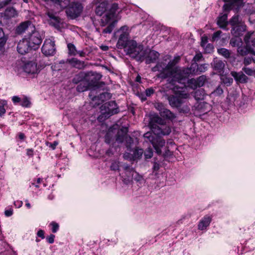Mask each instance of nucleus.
Listing matches in <instances>:
<instances>
[{"label": "nucleus", "mask_w": 255, "mask_h": 255, "mask_svg": "<svg viewBox=\"0 0 255 255\" xmlns=\"http://www.w3.org/2000/svg\"><path fill=\"white\" fill-rule=\"evenodd\" d=\"M160 116L167 119L173 120L175 118V115L167 109H158Z\"/></svg>", "instance_id": "25"}, {"label": "nucleus", "mask_w": 255, "mask_h": 255, "mask_svg": "<svg viewBox=\"0 0 255 255\" xmlns=\"http://www.w3.org/2000/svg\"><path fill=\"white\" fill-rule=\"evenodd\" d=\"M152 132L157 135H167L170 133L171 129L170 127L166 124L162 126L151 125Z\"/></svg>", "instance_id": "12"}, {"label": "nucleus", "mask_w": 255, "mask_h": 255, "mask_svg": "<svg viewBox=\"0 0 255 255\" xmlns=\"http://www.w3.org/2000/svg\"><path fill=\"white\" fill-rule=\"evenodd\" d=\"M118 9V4L116 3H113L106 14L102 18L101 25L102 26H105L107 25L112 19L115 17L116 12Z\"/></svg>", "instance_id": "11"}, {"label": "nucleus", "mask_w": 255, "mask_h": 255, "mask_svg": "<svg viewBox=\"0 0 255 255\" xmlns=\"http://www.w3.org/2000/svg\"><path fill=\"white\" fill-rule=\"evenodd\" d=\"M222 33V31L221 30H218L215 32L212 36V40L213 41L216 40L218 38H219L220 37V35Z\"/></svg>", "instance_id": "51"}, {"label": "nucleus", "mask_w": 255, "mask_h": 255, "mask_svg": "<svg viewBox=\"0 0 255 255\" xmlns=\"http://www.w3.org/2000/svg\"><path fill=\"white\" fill-rule=\"evenodd\" d=\"M253 61L252 57H245L244 60V64L247 66L250 64Z\"/></svg>", "instance_id": "56"}, {"label": "nucleus", "mask_w": 255, "mask_h": 255, "mask_svg": "<svg viewBox=\"0 0 255 255\" xmlns=\"http://www.w3.org/2000/svg\"><path fill=\"white\" fill-rule=\"evenodd\" d=\"M159 54L156 51L150 50L146 57V63L150 64L154 62L158 58Z\"/></svg>", "instance_id": "23"}, {"label": "nucleus", "mask_w": 255, "mask_h": 255, "mask_svg": "<svg viewBox=\"0 0 255 255\" xmlns=\"http://www.w3.org/2000/svg\"><path fill=\"white\" fill-rule=\"evenodd\" d=\"M144 140L150 142L154 147L155 152L158 155L162 153V149L166 150L165 147V140L159 137L157 134L151 132H147L143 134Z\"/></svg>", "instance_id": "1"}, {"label": "nucleus", "mask_w": 255, "mask_h": 255, "mask_svg": "<svg viewBox=\"0 0 255 255\" xmlns=\"http://www.w3.org/2000/svg\"><path fill=\"white\" fill-rule=\"evenodd\" d=\"M7 40V37L5 36L3 29L0 28V53L3 52V47Z\"/></svg>", "instance_id": "32"}, {"label": "nucleus", "mask_w": 255, "mask_h": 255, "mask_svg": "<svg viewBox=\"0 0 255 255\" xmlns=\"http://www.w3.org/2000/svg\"><path fill=\"white\" fill-rule=\"evenodd\" d=\"M192 67L195 68L197 67L196 70H195V74H199L205 72L208 69V64H203L198 65L196 63L192 64Z\"/></svg>", "instance_id": "30"}, {"label": "nucleus", "mask_w": 255, "mask_h": 255, "mask_svg": "<svg viewBox=\"0 0 255 255\" xmlns=\"http://www.w3.org/2000/svg\"><path fill=\"white\" fill-rule=\"evenodd\" d=\"M211 220L212 218L210 216L206 215L199 223L198 229L200 230L206 229L209 226Z\"/></svg>", "instance_id": "20"}, {"label": "nucleus", "mask_w": 255, "mask_h": 255, "mask_svg": "<svg viewBox=\"0 0 255 255\" xmlns=\"http://www.w3.org/2000/svg\"><path fill=\"white\" fill-rule=\"evenodd\" d=\"M205 96V91L203 89H199L195 91L194 97L196 100H202Z\"/></svg>", "instance_id": "33"}, {"label": "nucleus", "mask_w": 255, "mask_h": 255, "mask_svg": "<svg viewBox=\"0 0 255 255\" xmlns=\"http://www.w3.org/2000/svg\"><path fill=\"white\" fill-rule=\"evenodd\" d=\"M5 215L7 217H9L12 214V210H7L4 212Z\"/></svg>", "instance_id": "63"}, {"label": "nucleus", "mask_w": 255, "mask_h": 255, "mask_svg": "<svg viewBox=\"0 0 255 255\" xmlns=\"http://www.w3.org/2000/svg\"><path fill=\"white\" fill-rule=\"evenodd\" d=\"M30 104V102L26 98H24L21 103V105L23 107H28Z\"/></svg>", "instance_id": "53"}, {"label": "nucleus", "mask_w": 255, "mask_h": 255, "mask_svg": "<svg viewBox=\"0 0 255 255\" xmlns=\"http://www.w3.org/2000/svg\"><path fill=\"white\" fill-rule=\"evenodd\" d=\"M218 51L219 54H221L222 55L224 56V57L227 58L230 56V53L229 51L225 49V48H220L218 50Z\"/></svg>", "instance_id": "46"}, {"label": "nucleus", "mask_w": 255, "mask_h": 255, "mask_svg": "<svg viewBox=\"0 0 255 255\" xmlns=\"http://www.w3.org/2000/svg\"><path fill=\"white\" fill-rule=\"evenodd\" d=\"M102 111V116L99 117V119L104 117L108 118L110 116L117 114L119 112V108L115 101H111L105 103L101 107Z\"/></svg>", "instance_id": "5"}, {"label": "nucleus", "mask_w": 255, "mask_h": 255, "mask_svg": "<svg viewBox=\"0 0 255 255\" xmlns=\"http://www.w3.org/2000/svg\"><path fill=\"white\" fill-rule=\"evenodd\" d=\"M23 69L27 74H34L38 72L36 63L32 61L25 63L23 66Z\"/></svg>", "instance_id": "17"}, {"label": "nucleus", "mask_w": 255, "mask_h": 255, "mask_svg": "<svg viewBox=\"0 0 255 255\" xmlns=\"http://www.w3.org/2000/svg\"><path fill=\"white\" fill-rule=\"evenodd\" d=\"M231 75L234 78L237 83H246L249 80L248 77L243 73V71L239 72L232 71Z\"/></svg>", "instance_id": "16"}, {"label": "nucleus", "mask_w": 255, "mask_h": 255, "mask_svg": "<svg viewBox=\"0 0 255 255\" xmlns=\"http://www.w3.org/2000/svg\"><path fill=\"white\" fill-rule=\"evenodd\" d=\"M226 2L223 6L225 10H229L235 6H240L242 5V0H224Z\"/></svg>", "instance_id": "19"}, {"label": "nucleus", "mask_w": 255, "mask_h": 255, "mask_svg": "<svg viewBox=\"0 0 255 255\" xmlns=\"http://www.w3.org/2000/svg\"><path fill=\"white\" fill-rule=\"evenodd\" d=\"M83 10V6L80 3H73L67 9V15L72 18L77 17Z\"/></svg>", "instance_id": "13"}, {"label": "nucleus", "mask_w": 255, "mask_h": 255, "mask_svg": "<svg viewBox=\"0 0 255 255\" xmlns=\"http://www.w3.org/2000/svg\"><path fill=\"white\" fill-rule=\"evenodd\" d=\"M108 3L106 2L101 3L96 9V13L97 15L101 16L107 10Z\"/></svg>", "instance_id": "29"}, {"label": "nucleus", "mask_w": 255, "mask_h": 255, "mask_svg": "<svg viewBox=\"0 0 255 255\" xmlns=\"http://www.w3.org/2000/svg\"><path fill=\"white\" fill-rule=\"evenodd\" d=\"M134 179L136 182L141 184L144 182V180L142 175H140L138 173L136 172L135 170L133 173L132 176V179Z\"/></svg>", "instance_id": "36"}, {"label": "nucleus", "mask_w": 255, "mask_h": 255, "mask_svg": "<svg viewBox=\"0 0 255 255\" xmlns=\"http://www.w3.org/2000/svg\"><path fill=\"white\" fill-rule=\"evenodd\" d=\"M223 82L227 86H230L233 83V79L231 77H225L223 79Z\"/></svg>", "instance_id": "50"}, {"label": "nucleus", "mask_w": 255, "mask_h": 255, "mask_svg": "<svg viewBox=\"0 0 255 255\" xmlns=\"http://www.w3.org/2000/svg\"><path fill=\"white\" fill-rule=\"evenodd\" d=\"M122 167L123 171L120 173V175L122 178L124 183L128 184L132 180V176L134 170L127 164H124Z\"/></svg>", "instance_id": "10"}, {"label": "nucleus", "mask_w": 255, "mask_h": 255, "mask_svg": "<svg viewBox=\"0 0 255 255\" xmlns=\"http://www.w3.org/2000/svg\"><path fill=\"white\" fill-rule=\"evenodd\" d=\"M187 84H188L189 87L193 89H195L198 87L197 79L193 78L188 79L187 81Z\"/></svg>", "instance_id": "37"}, {"label": "nucleus", "mask_w": 255, "mask_h": 255, "mask_svg": "<svg viewBox=\"0 0 255 255\" xmlns=\"http://www.w3.org/2000/svg\"><path fill=\"white\" fill-rule=\"evenodd\" d=\"M227 14H224L223 15L220 16L218 18L217 21V24L220 28L223 29H227L226 27L228 24L227 21Z\"/></svg>", "instance_id": "26"}, {"label": "nucleus", "mask_w": 255, "mask_h": 255, "mask_svg": "<svg viewBox=\"0 0 255 255\" xmlns=\"http://www.w3.org/2000/svg\"><path fill=\"white\" fill-rule=\"evenodd\" d=\"M143 151L142 149H136L133 151V158L134 159L139 158H140L142 154H143Z\"/></svg>", "instance_id": "43"}, {"label": "nucleus", "mask_w": 255, "mask_h": 255, "mask_svg": "<svg viewBox=\"0 0 255 255\" xmlns=\"http://www.w3.org/2000/svg\"><path fill=\"white\" fill-rule=\"evenodd\" d=\"M69 62L73 66L78 69H83L85 67V63L83 61H81L76 58H72L69 60Z\"/></svg>", "instance_id": "28"}, {"label": "nucleus", "mask_w": 255, "mask_h": 255, "mask_svg": "<svg viewBox=\"0 0 255 255\" xmlns=\"http://www.w3.org/2000/svg\"><path fill=\"white\" fill-rule=\"evenodd\" d=\"M17 49L19 53L24 54L32 49L29 44L28 42H27V39L24 37L18 43Z\"/></svg>", "instance_id": "15"}, {"label": "nucleus", "mask_w": 255, "mask_h": 255, "mask_svg": "<svg viewBox=\"0 0 255 255\" xmlns=\"http://www.w3.org/2000/svg\"><path fill=\"white\" fill-rule=\"evenodd\" d=\"M16 1L17 0H4L0 2V9L10 4H14L16 3Z\"/></svg>", "instance_id": "40"}, {"label": "nucleus", "mask_w": 255, "mask_h": 255, "mask_svg": "<svg viewBox=\"0 0 255 255\" xmlns=\"http://www.w3.org/2000/svg\"><path fill=\"white\" fill-rule=\"evenodd\" d=\"M202 57V54L201 53H197L194 57L193 60L195 62H196L200 61Z\"/></svg>", "instance_id": "55"}, {"label": "nucleus", "mask_w": 255, "mask_h": 255, "mask_svg": "<svg viewBox=\"0 0 255 255\" xmlns=\"http://www.w3.org/2000/svg\"><path fill=\"white\" fill-rule=\"evenodd\" d=\"M77 90L79 92H82L88 90L87 84L85 82L80 83L77 87Z\"/></svg>", "instance_id": "39"}, {"label": "nucleus", "mask_w": 255, "mask_h": 255, "mask_svg": "<svg viewBox=\"0 0 255 255\" xmlns=\"http://www.w3.org/2000/svg\"><path fill=\"white\" fill-rule=\"evenodd\" d=\"M120 166V162L117 161H114L112 162L110 168L112 170L116 171L118 170L120 171L119 167Z\"/></svg>", "instance_id": "44"}, {"label": "nucleus", "mask_w": 255, "mask_h": 255, "mask_svg": "<svg viewBox=\"0 0 255 255\" xmlns=\"http://www.w3.org/2000/svg\"><path fill=\"white\" fill-rule=\"evenodd\" d=\"M146 96L149 97L154 93V90L152 88L147 89L145 91Z\"/></svg>", "instance_id": "52"}, {"label": "nucleus", "mask_w": 255, "mask_h": 255, "mask_svg": "<svg viewBox=\"0 0 255 255\" xmlns=\"http://www.w3.org/2000/svg\"><path fill=\"white\" fill-rule=\"evenodd\" d=\"M223 93V89L220 86H219L213 92L211 93V95L213 96H219Z\"/></svg>", "instance_id": "41"}, {"label": "nucleus", "mask_w": 255, "mask_h": 255, "mask_svg": "<svg viewBox=\"0 0 255 255\" xmlns=\"http://www.w3.org/2000/svg\"><path fill=\"white\" fill-rule=\"evenodd\" d=\"M37 235L41 238L42 239H44L45 238L44 237V231L42 230H40L38 231L37 233Z\"/></svg>", "instance_id": "59"}, {"label": "nucleus", "mask_w": 255, "mask_h": 255, "mask_svg": "<svg viewBox=\"0 0 255 255\" xmlns=\"http://www.w3.org/2000/svg\"><path fill=\"white\" fill-rule=\"evenodd\" d=\"M208 42V38L206 36H202L201 37V45L204 47L206 45V44Z\"/></svg>", "instance_id": "54"}, {"label": "nucleus", "mask_w": 255, "mask_h": 255, "mask_svg": "<svg viewBox=\"0 0 255 255\" xmlns=\"http://www.w3.org/2000/svg\"><path fill=\"white\" fill-rule=\"evenodd\" d=\"M152 121L155 123L152 125H156L157 126H162L165 124V121L158 116L154 117Z\"/></svg>", "instance_id": "38"}, {"label": "nucleus", "mask_w": 255, "mask_h": 255, "mask_svg": "<svg viewBox=\"0 0 255 255\" xmlns=\"http://www.w3.org/2000/svg\"><path fill=\"white\" fill-rule=\"evenodd\" d=\"M206 80V77L204 75H202L197 79L198 87H202L204 85Z\"/></svg>", "instance_id": "45"}, {"label": "nucleus", "mask_w": 255, "mask_h": 255, "mask_svg": "<svg viewBox=\"0 0 255 255\" xmlns=\"http://www.w3.org/2000/svg\"><path fill=\"white\" fill-rule=\"evenodd\" d=\"M128 129L127 128H122L117 134L116 141L118 143H122L125 141L127 147L129 148L132 146L133 140L130 136L128 135Z\"/></svg>", "instance_id": "8"}, {"label": "nucleus", "mask_w": 255, "mask_h": 255, "mask_svg": "<svg viewBox=\"0 0 255 255\" xmlns=\"http://www.w3.org/2000/svg\"><path fill=\"white\" fill-rule=\"evenodd\" d=\"M68 54L71 56H76L78 54V50L76 46L73 44L69 43L67 44Z\"/></svg>", "instance_id": "34"}, {"label": "nucleus", "mask_w": 255, "mask_h": 255, "mask_svg": "<svg viewBox=\"0 0 255 255\" xmlns=\"http://www.w3.org/2000/svg\"><path fill=\"white\" fill-rule=\"evenodd\" d=\"M238 36H236V37L232 38L230 40V44L232 46L238 47V48L242 45V41L239 37H237Z\"/></svg>", "instance_id": "35"}, {"label": "nucleus", "mask_w": 255, "mask_h": 255, "mask_svg": "<svg viewBox=\"0 0 255 255\" xmlns=\"http://www.w3.org/2000/svg\"><path fill=\"white\" fill-rule=\"evenodd\" d=\"M55 236L54 235H50V236L47 238V242L50 244H52L54 241Z\"/></svg>", "instance_id": "58"}, {"label": "nucleus", "mask_w": 255, "mask_h": 255, "mask_svg": "<svg viewBox=\"0 0 255 255\" xmlns=\"http://www.w3.org/2000/svg\"><path fill=\"white\" fill-rule=\"evenodd\" d=\"M119 32H121L119 36L117 46L119 49L125 48L127 46L129 45L128 41V27L127 26H123L121 27Z\"/></svg>", "instance_id": "7"}, {"label": "nucleus", "mask_w": 255, "mask_h": 255, "mask_svg": "<svg viewBox=\"0 0 255 255\" xmlns=\"http://www.w3.org/2000/svg\"><path fill=\"white\" fill-rule=\"evenodd\" d=\"M180 59V57L179 56L174 57V58L172 60L170 61L165 67H161V64H158L153 68V71H155L157 69L158 71L161 72V74L163 75L161 76L162 77H169L168 75L171 71L174 72L177 69L179 68L177 67L174 68V66L179 61Z\"/></svg>", "instance_id": "4"}, {"label": "nucleus", "mask_w": 255, "mask_h": 255, "mask_svg": "<svg viewBox=\"0 0 255 255\" xmlns=\"http://www.w3.org/2000/svg\"><path fill=\"white\" fill-rule=\"evenodd\" d=\"M114 27V23H112L108 26L107 27L105 28L103 30V32L104 33H111Z\"/></svg>", "instance_id": "48"}, {"label": "nucleus", "mask_w": 255, "mask_h": 255, "mask_svg": "<svg viewBox=\"0 0 255 255\" xmlns=\"http://www.w3.org/2000/svg\"><path fill=\"white\" fill-rule=\"evenodd\" d=\"M31 32V33L26 36L25 38L27 39L32 49L36 50L38 48L41 44L42 38L40 33L35 29Z\"/></svg>", "instance_id": "9"}, {"label": "nucleus", "mask_w": 255, "mask_h": 255, "mask_svg": "<svg viewBox=\"0 0 255 255\" xmlns=\"http://www.w3.org/2000/svg\"><path fill=\"white\" fill-rule=\"evenodd\" d=\"M242 70L249 76H255V70L249 67H243Z\"/></svg>", "instance_id": "42"}, {"label": "nucleus", "mask_w": 255, "mask_h": 255, "mask_svg": "<svg viewBox=\"0 0 255 255\" xmlns=\"http://www.w3.org/2000/svg\"><path fill=\"white\" fill-rule=\"evenodd\" d=\"M192 68L194 67L192 65L190 68H184L182 69L178 68L174 72L171 71L168 76L172 77L174 81L182 83V81L185 80L191 74H195V70H192Z\"/></svg>", "instance_id": "3"}, {"label": "nucleus", "mask_w": 255, "mask_h": 255, "mask_svg": "<svg viewBox=\"0 0 255 255\" xmlns=\"http://www.w3.org/2000/svg\"><path fill=\"white\" fill-rule=\"evenodd\" d=\"M250 46L247 45L246 46H239L237 49L238 53L241 56H245L254 52L253 49L249 47Z\"/></svg>", "instance_id": "27"}, {"label": "nucleus", "mask_w": 255, "mask_h": 255, "mask_svg": "<svg viewBox=\"0 0 255 255\" xmlns=\"http://www.w3.org/2000/svg\"><path fill=\"white\" fill-rule=\"evenodd\" d=\"M42 52L47 56L53 55L55 52L54 41L51 39H46L42 47Z\"/></svg>", "instance_id": "14"}, {"label": "nucleus", "mask_w": 255, "mask_h": 255, "mask_svg": "<svg viewBox=\"0 0 255 255\" xmlns=\"http://www.w3.org/2000/svg\"><path fill=\"white\" fill-rule=\"evenodd\" d=\"M48 16L51 19L53 20L55 23H58L59 20L57 17L55 16L52 13H50L49 12L48 13Z\"/></svg>", "instance_id": "57"}, {"label": "nucleus", "mask_w": 255, "mask_h": 255, "mask_svg": "<svg viewBox=\"0 0 255 255\" xmlns=\"http://www.w3.org/2000/svg\"><path fill=\"white\" fill-rule=\"evenodd\" d=\"M232 25V34L235 36H239L241 33L245 30L246 26L239 19L238 15L234 16L229 21Z\"/></svg>", "instance_id": "6"}, {"label": "nucleus", "mask_w": 255, "mask_h": 255, "mask_svg": "<svg viewBox=\"0 0 255 255\" xmlns=\"http://www.w3.org/2000/svg\"><path fill=\"white\" fill-rule=\"evenodd\" d=\"M14 204L16 207H17V208H19L22 205L23 203L22 201H17L16 202H15Z\"/></svg>", "instance_id": "64"}, {"label": "nucleus", "mask_w": 255, "mask_h": 255, "mask_svg": "<svg viewBox=\"0 0 255 255\" xmlns=\"http://www.w3.org/2000/svg\"><path fill=\"white\" fill-rule=\"evenodd\" d=\"M12 102L16 104L21 101L20 98L18 96H13L12 98Z\"/></svg>", "instance_id": "61"}, {"label": "nucleus", "mask_w": 255, "mask_h": 255, "mask_svg": "<svg viewBox=\"0 0 255 255\" xmlns=\"http://www.w3.org/2000/svg\"><path fill=\"white\" fill-rule=\"evenodd\" d=\"M153 156V151L151 148H148L144 152V156L146 159H149Z\"/></svg>", "instance_id": "47"}, {"label": "nucleus", "mask_w": 255, "mask_h": 255, "mask_svg": "<svg viewBox=\"0 0 255 255\" xmlns=\"http://www.w3.org/2000/svg\"><path fill=\"white\" fill-rule=\"evenodd\" d=\"M128 53L132 57L138 61H142L145 56L146 52L143 49V46L141 45H137L136 41L131 40L129 42L128 48Z\"/></svg>", "instance_id": "2"}, {"label": "nucleus", "mask_w": 255, "mask_h": 255, "mask_svg": "<svg viewBox=\"0 0 255 255\" xmlns=\"http://www.w3.org/2000/svg\"><path fill=\"white\" fill-rule=\"evenodd\" d=\"M5 109L3 105L0 106V116L1 117L5 113Z\"/></svg>", "instance_id": "60"}, {"label": "nucleus", "mask_w": 255, "mask_h": 255, "mask_svg": "<svg viewBox=\"0 0 255 255\" xmlns=\"http://www.w3.org/2000/svg\"><path fill=\"white\" fill-rule=\"evenodd\" d=\"M50 225L52 226V231L53 233H55L57 232L59 229V225L57 223L52 222L50 223Z\"/></svg>", "instance_id": "49"}, {"label": "nucleus", "mask_w": 255, "mask_h": 255, "mask_svg": "<svg viewBox=\"0 0 255 255\" xmlns=\"http://www.w3.org/2000/svg\"><path fill=\"white\" fill-rule=\"evenodd\" d=\"M30 30L31 31L35 29V27L30 21H26L22 22L17 27L16 31L18 33H22L26 30Z\"/></svg>", "instance_id": "18"}, {"label": "nucleus", "mask_w": 255, "mask_h": 255, "mask_svg": "<svg viewBox=\"0 0 255 255\" xmlns=\"http://www.w3.org/2000/svg\"><path fill=\"white\" fill-rule=\"evenodd\" d=\"M213 67L215 70L221 72L224 68L225 64L221 60L216 59L213 62Z\"/></svg>", "instance_id": "31"}, {"label": "nucleus", "mask_w": 255, "mask_h": 255, "mask_svg": "<svg viewBox=\"0 0 255 255\" xmlns=\"http://www.w3.org/2000/svg\"><path fill=\"white\" fill-rule=\"evenodd\" d=\"M244 40L247 46L255 47V34L254 32L247 34L245 36Z\"/></svg>", "instance_id": "24"}, {"label": "nucleus", "mask_w": 255, "mask_h": 255, "mask_svg": "<svg viewBox=\"0 0 255 255\" xmlns=\"http://www.w3.org/2000/svg\"><path fill=\"white\" fill-rule=\"evenodd\" d=\"M4 14V18L5 20L9 19L13 17H15L18 15L17 11L13 7H7L4 12L3 13Z\"/></svg>", "instance_id": "21"}, {"label": "nucleus", "mask_w": 255, "mask_h": 255, "mask_svg": "<svg viewBox=\"0 0 255 255\" xmlns=\"http://www.w3.org/2000/svg\"><path fill=\"white\" fill-rule=\"evenodd\" d=\"M170 105L172 107H179L182 103L181 99L174 96H170L168 98Z\"/></svg>", "instance_id": "22"}, {"label": "nucleus", "mask_w": 255, "mask_h": 255, "mask_svg": "<svg viewBox=\"0 0 255 255\" xmlns=\"http://www.w3.org/2000/svg\"><path fill=\"white\" fill-rule=\"evenodd\" d=\"M58 144V142L56 141H55L53 143H50L49 146L52 149H54Z\"/></svg>", "instance_id": "62"}]
</instances>
